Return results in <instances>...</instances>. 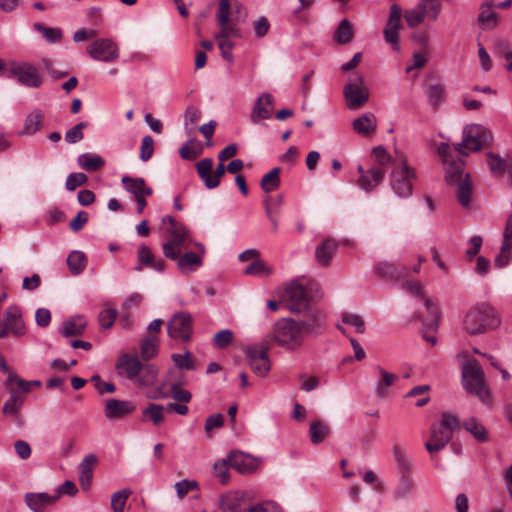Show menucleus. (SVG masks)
<instances>
[{
  "label": "nucleus",
  "mask_w": 512,
  "mask_h": 512,
  "mask_svg": "<svg viewBox=\"0 0 512 512\" xmlns=\"http://www.w3.org/2000/svg\"><path fill=\"white\" fill-rule=\"evenodd\" d=\"M274 99L270 93L261 94L254 104L251 112V121L258 123L260 120L269 119L273 113Z\"/></svg>",
  "instance_id": "21"
},
{
  "label": "nucleus",
  "mask_w": 512,
  "mask_h": 512,
  "mask_svg": "<svg viewBox=\"0 0 512 512\" xmlns=\"http://www.w3.org/2000/svg\"><path fill=\"white\" fill-rule=\"evenodd\" d=\"M67 265L73 275H79L87 265V258L84 252L73 250L67 257Z\"/></svg>",
  "instance_id": "41"
},
{
  "label": "nucleus",
  "mask_w": 512,
  "mask_h": 512,
  "mask_svg": "<svg viewBox=\"0 0 512 512\" xmlns=\"http://www.w3.org/2000/svg\"><path fill=\"white\" fill-rule=\"evenodd\" d=\"M384 176L385 170L378 167H371L366 170V174L358 178L357 184L362 190L370 192L383 181Z\"/></svg>",
  "instance_id": "24"
},
{
  "label": "nucleus",
  "mask_w": 512,
  "mask_h": 512,
  "mask_svg": "<svg viewBox=\"0 0 512 512\" xmlns=\"http://www.w3.org/2000/svg\"><path fill=\"white\" fill-rule=\"evenodd\" d=\"M493 7V3H486L481 6L478 21L482 29L491 30L496 27L497 14L493 11Z\"/></svg>",
  "instance_id": "35"
},
{
  "label": "nucleus",
  "mask_w": 512,
  "mask_h": 512,
  "mask_svg": "<svg viewBox=\"0 0 512 512\" xmlns=\"http://www.w3.org/2000/svg\"><path fill=\"white\" fill-rule=\"evenodd\" d=\"M136 410V405L129 400L110 398L104 402V415L108 420L122 419Z\"/></svg>",
  "instance_id": "19"
},
{
  "label": "nucleus",
  "mask_w": 512,
  "mask_h": 512,
  "mask_svg": "<svg viewBox=\"0 0 512 512\" xmlns=\"http://www.w3.org/2000/svg\"><path fill=\"white\" fill-rule=\"evenodd\" d=\"M372 157L377 164L376 167L385 170V167L392 163L391 155L386 151L383 146L375 147L372 150Z\"/></svg>",
  "instance_id": "59"
},
{
  "label": "nucleus",
  "mask_w": 512,
  "mask_h": 512,
  "mask_svg": "<svg viewBox=\"0 0 512 512\" xmlns=\"http://www.w3.org/2000/svg\"><path fill=\"white\" fill-rule=\"evenodd\" d=\"M122 183L125 189L133 194L135 198L140 196H150L152 194V188L146 186V182L143 178H133L130 176H124Z\"/></svg>",
  "instance_id": "29"
},
{
  "label": "nucleus",
  "mask_w": 512,
  "mask_h": 512,
  "mask_svg": "<svg viewBox=\"0 0 512 512\" xmlns=\"http://www.w3.org/2000/svg\"><path fill=\"white\" fill-rule=\"evenodd\" d=\"M329 431V426L323 420H315L311 422L309 428L311 442L315 445L320 444L329 434Z\"/></svg>",
  "instance_id": "42"
},
{
  "label": "nucleus",
  "mask_w": 512,
  "mask_h": 512,
  "mask_svg": "<svg viewBox=\"0 0 512 512\" xmlns=\"http://www.w3.org/2000/svg\"><path fill=\"white\" fill-rule=\"evenodd\" d=\"M364 78L361 75H354L351 81L344 86L343 94L345 96L347 106L351 110L362 107L369 99V92L363 86Z\"/></svg>",
  "instance_id": "11"
},
{
  "label": "nucleus",
  "mask_w": 512,
  "mask_h": 512,
  "mask_svg": "<svg viewBox=\"0 0 512 512\" xmlns=\"http://www.w3.org/2000/svg\"><path fill=\"white\" fill-rule=\"evenodd\" d=\"M459 427L458 418L448 412L441 415V420L431 426L430 439L425 443L429 453L438 452L443 449L452 439L453 431Z\"/></svg>",
  "instance_id": "4"
},
{
  "label": "nucleus",
  "mask_w": 512,
  "mask_h": 512,
  "mask_svg": "<svg viewBox=\"0 0 512 512\" xmlns=\"http://www.w3.org/2000/svg\"><path fill=\"white\" fill-rule=\"evenodd\" d=\"M283 299L287 308L292 313H302L312 307L310 305L309 296L307 295L303 285L298 281H292L287 285L283 294Z\"/></svg>",
  "instance_id": "10"
},
{
  "label": "nucleus",
  "mask_w": 512,
  "mask_h": 512,
  "mask_svg": "<svg viewBox=\"0 0 512 512\" xmlns=\"http://www.w3.org/2000/svg\"><path fill=\"white\" fill-rule=\"evenodd\" d=\"M354 131L362 136H367L375 132L377 128L376 116L371 112H366L352 122Z\"/></svg>",
  "instance_id": "26"
},
{
  "label": "nucleus",
  "mask_w": 512,
  "mask_h": 512,
  "mask_svg": "<svg viewBox=\"0 0 512 512\" xmlns=\"http://www.w3.org/2000/svg\"><path fill=\"white\" fill-rule=\"evenodd\" d=\"M393 458L397 465L398 470L402 475L409 476V473L412 470V463L409 457L406 455L403 449H401L398 445H394L392 448Z\"/></svg>",
  "instance_id": "44"
},
{
  "label": "nucleus",
  "mask_w": 512,
  "mask_h": 512,
  "mask_svg": "<svg viewBox=\"0 0 512 512\" xmlns=\"http://www.w3.org/2000/svg\"><path fill=\"white\" fill-rule=\"evenodd\" d=\"M342 322L353 327L357 333L363 334L365 332V322L363 318L358 314L344 313L342 315Z\"/></svg>",
  "instance_id": "58"
},
{
  "label": "nucleus",
  "mask_w": 512,
  "mask_h": 512,
  "mask_svg": "<svg viewBox=\"0 0 512 512\" xmlns=\"http://www.w3.org/2000/svg\"><path fill=\"white\" fill-rule=\"evenodd\" d=\"M96 463L97 457L94 454H88L79 464V481L83 490H88L91 487L93 467Z\"/></svg>",
  "instance_id": "25"
},
{
  "label": "nucleus",
  "mask_w": 512,
  "mask_h": 512,
  "mask_svg": "<svg viewBox=\"0 0 512 512\" xmlns=\"http://www.w3.org/2000/svg\"><path fill=\"white\" fill-rule=\"evenodd\" d=\"M177 260V267L183 274H190L200 267L203 263L202 255L194 252H187L179 255Z\"/></svg>",
  "instance_id": "28"
},
{
  "label": "nucleus",
  "mask_w": 512,
  "mask_h": 512,
  "mask_svg": "<svg viewBox=\"0 0 512 512\" xmlns=\"http://www.w3.org/2000/svg\"><path fill=\"white\" fill-rule=\"evenodd\" d=\"M153 153H154V140H153L152 136L146 135L142 139L139 158L143 162H147L153 156Z\"/></svg>",
  "instance_id": "63"
},
{
  "label": "nucleus",
  "mask_w": 512,
  "mask_h": 512,
  "mask_svg": "<svg viewBox=\"0 0 512 512\" xmlns=\"http://www.w3.org/2000/svg\"><path fill=\"white\" fill-rule=\"evenodd\" d=\"M401 8L396 4L392 5L390 8V16L387 22L386 28L383 32H396L401 28Z\"/></svg>",
  "instance_id": "55"
},
{
  "label": "nucleus",
  "mask_w": 512,
  "mask_h": 512,
  "mask_svg": "<svg viewBox=\"0 0 512 512\" xmlns=\"http://www.w3.org/2000/svg\"><path fill=\"white\" fill-rule=\"evenodd\" d=\"M78 164L85 170L96 171L102 168L105 162L99 155L84 153L79 155Z\"/></svg>",
  "instance_id": "49"
},
{
  "label": "nucleus",
  "mask_w": 512,
  "mask_h": 512,
  "mask_svg": "<svg viewBox=\"0 0 512 512\" xmlns=\"http://www.w3.org/2000/svg\"><path fill=\"white\" fill-rule=\"evenodd\" d=\"M86 19L89 25H91V28L89 30L86 28H82L77 32H95L94 29H100L103 27L104 19L101 8L91 7L87 11Z\"/></svg>",
  "instance_id": "51"
},
{
  "label": "nucleus",
  "mask_w": 512,
  "mask_h": 512,
  "mask_svg": "<svg viewBox=\"0 0 512 512\" xmlns=\"http://www.w3.org/2000/svg\"><path fill=\"white\" fill-rule=\"evenodd\" d=\"M464 144L466 149L477 152L488 146L492 141L491 132L482 125H467L463 130Z\"/></svg>",
  "instance_id": "13"
},
{
  "label": "nucleus",
  "mask_w": 512,
  "mask_h": 512,
  "mask_svg": "<svg viewBox=\"0 0 512 512\" xmlns=\"http://www.w3.org/2000/svg\"><path fill=\"white\" fill-rule=\"evenodd\" d=\"M90 56L99 61L110 62L118 57L117 46L111 39L100 38L90 44L88 48Z\"/></svg>",
  "instance_id": "18"
},
{
  "label": "nucleus",
  "mask_w": 512,
  "mask_h": 512,
  "mask_svg": "<svg viewBox=\"0 0 512 512\" xmlns=\"http://www.w3.org/2000/svg\"><path fill=\"white\" fill-rule=\"evenodd\" d=\"M88 182V177L84 173H71L67 176L65 187L68 191H74L77 187L83 186Z\"/></svg>",
  "instance_id": "62"
},
{
  "label": "nucleus",
  "mask_w": 512,
  "mask_h": 512,
  "mask_svg": "<svg viewBox=\"0 0 512 512\" xmlns=\"http://www.w3.org/2000/svg\"><path fill=\"white\" fill-rule=\"evenodd\" d=\"M413 490L414 484L412 479L409 476L402 475L397 488L393 492V496L395 499H404L411 495Z\"/></svg>",
  "instance_id": "52"
},
{
  "label": "nucleus",
  "mask_w": 512,
  "mask_h": 512,
  "mask_svg": "<svg viewBox=\"0 0 512 512\" xmlns=\"http://www.w3.org/2000/svg\"><path fill=\"white\" fill-rule=\"evenodd\" d=\"M197 172L199 177L204 181L207 189H213L212 183V168L213 160L211 158H204L196 164Z\"/></svg>",
  "instance_id": "47"
},
{
  "label": "nucleus",
  "mask_w": 512,
  "mask_h": 512,
  "mask_svg": "<svg viewBox=\"0 0 512 512\" xmlns=\"http://www.w3.org/2000/svg\"><path fill=\"white\" fill-rule=\"evenodd\" d=\"M375 273L387 280H398L407 274V269L405 267L399 268L393 263L380 262L375 267Z\"/></svg>",
  "instance_id": "30"
},
{
  "label": "nucleus",
  "mask_w": 512,
  "mask_h": 512,
  "mask_svg": "<svg viewBox=\"0 0 512 512\" xmlns=\"http://www.w3.org/2000/svg\"><path fill=\"white\" fill-rule=\"evenodd\" d=\"M167 330L171 338L189 341L193 331L192 316L183 311L174 314L168 322Z\"/></svg>",
  "instance_id": "14"
},
{
  "label": "nucleus",
  "mask_w": 512,
  "mask_h": 512,
  "mask_svg": "<svg viewBox=\"0 0 512 512\" xmlns=\"http://www.w3.org/2000/svg\"><path fill=\"white\" fill-rule=\"evenodd\" d=\"M425 92L428 98V103L434 110H437L446 99L445 87L441 83L429 84L426 87Z\"/></svg>",
  "instance_id": "32"
},
{
  "label": "nucleus",
  "mask_w": 512,
  "mask_h": 512,
  "mask_svg": "<svg viewBox=\"0 0 512 512\" xmlns=\"http://www.w3.org/2000/svg\"><path fill=\"white\" fill-rule=\"evenodd\" d=\"M131 493L129 489H123L112 494L111 507L113 512H124L126 501Z\"/></svg>",
  "instance_id": "54"
},
{
  "label": "nucleus",
  "mask_w": 512,
  "mask_h": 512,
  "mask_svg": "<svg viewBox=\"0 0 512 512\" xmlns=\"http://www.w3.org/2000/svg\"><path fill=\"white\" fill-rule=\"evenodd\" d=\"M120 376L126 377L138 388L153 386L158 379L159 369L155 364H142L137 356L123 354L116 363Z\"/></svg>",
  "instance_id": "1"
},
{
  "label": "nucleus",
  "mask_w": 512,
  "mask_h": 512,
  "mask_svg": "<svg viewBox=\"0 0 512 512\" xmlns=\"http://www.w3.org/2000/svg\"><path fill=\"white\" fill-rule=\"evenodd\" d=\"M444 0H420L413 8L406 10L404 17L410 28H415L421 23L434 21L442 8Z\"/></svg>",
  "instance_id": "7"
},
{
  "label": "nucleus",
  "mask_w": 512,
  "mask_h": 512,
  "mask_svg": "<svg viewBox=\"0 0 512 512\" xmlns=\"http://www.w3.org/2000/svg\"><path fill=\"white\" fill-rule=\"evenodd\" d=\"M457 184L456 197L460 205L464 208L469 207L471 202V195L473 191V184L469 179V175H466L463 180H460Z\"/></svg>",
  "instance_id": "34"
},
{
  "label": "nucleus",
  "mask_w": 512,
  "mask_h": 512,
  "mask_svg": "<svg viewBox=\"0 0 512 512\" xmlns=\"http://www.w3.org/2000/svg\"><path fill=\"white\" fill-rule=\"evenodd\" d=\"M280 168L275 167L266 173L260 182V186L264 192H272L276 190L280 185Z\"/></svg>",
  "instance_id": "50"
},
{
  "label": "nucleus",
  "mask_w": 512,
  "mask_h": 512,
  "mask_svg": "<svg viewBox=\"0 0 512 512\" xmlns=\"http://www.w3.org/2000/svg\"><path fill=\"white\" fill-rule=\"evenodd\" d=\"M337 248L338 244L335 240L330 238L323 240L315 250V258L317 262L322 266L329 265L337 251Z\"/></svg>",
  "instance_id": "27"
},
{
  "label": "nucleus",
  "mask_w": 512,
  "mask_h": 512,
  "mask_svg": "<svg viewBox=\"0 0 512 512\" xmlns=\"http://www.w3.org/2000/svg\"><path fill=\"white\" fill-rule=\"evenodd\" d=\"M463 428L473 435V437L479 442H485L488 440V433L484 425L477 421L476 418L471 417L466 419L462 423Z\"/></svg>",
  "instance_id": "38"
},
{
  "label": "nucleus",
  "mask_w": 512,
  "mask_h": 512,
  "mask_svg": "<svg viewBox=\"0 0 512 512\" xmlns=\"http://www.w3.org/2000/svg\"><path fill=\"white\" fill-rule=\"evenodd\" d=\"M58 499V495H50L45 492L40 493H26L24 496V500L26 505L33 511V512H43V510L51 505L53 502H55Z\"/></svg>",
  "instance_id": "23"
},
{
  "label": "nucleus",
  "mask_w": 512,
  "mask_h": 512,
  "mask_svg": "<svg viewBox=\"0 0 512 512\" xmlns=\"http://www.w3.org/2000/svg\"><path fill=\"white\" fill-rule=\"evenodd\" d=\"M462 381L465 390L478 396L485 404L490 401V393L485 384L482 367L476 360H468L462 365Z\"/></svg>",
  "instance_id": "5"
},
{
  "label": "nucleus",
  "mask_w": 512,
  "mask_h": 512,
  "mask_svg": "<svg viewBox=\"0 0 512 512\" xmlns=\"http://www.w3.org/2000/svg\"><path fill=\"white\" fill-rule=\"evenodd\" d=\"M88 126L87 122H79L65 133V141L69 144H75L84 137L83 129Z\"/></svg>",
  "instance_id": "61"
},
{
  "label": "nucleus",
  "mask_w": 512,
  "mask_h": 512,
  "mask_svg": "<svg viewBox=\"0 0 512 512\" xmlns=\"http://www.w3.org/2000/svg\"><path fill=\"white\" fill-rule=\"evenodd\" d=\"M162 223L169 224V238L162 246L164 256L176 260L183 249H187L192 243L189 230L172 216H164Z\"/></svg>",
  "instance_id": "3"
},
{
  "label": "nucleus",
  "mask_w": 512,
  "mask_h": 512,
  "mask_svg": "<svg viewBox=\"0 0 512 512\" xmlns=\"http://www.w3.org/2000/svg\"><path fill=\"white\" fill-rule=\"evenodd\" d=\"M164 411L163 405L149 403L142 412V421L150 420L154 425L159 426L164 420Z\"/></svg>",
  "instance_id": "43"
},
{
  "label": "nucleus",
  "mask_w": 512,
  "mask_h": 512,
  "mask_svg": "<svg viewBox=\"0 0 512 512\" xmlns=\"http://www.w3.org/2000/svg\"><path fill=\"white\" fill-rule=\"evenodd\" d=\"M230 466L240 474H252L261 465V460L241 451H232L228 455Z\"/></svg>",
  "instance_id": "17"
},
{
  "label": "nucleus",
  "mask_w": 512,
  "mask_h": 512,
  "mask_svg": "<svg viewBox=\"0 0 512 512\" xmlns=\"http://www.w3.org/2000/svg\"><path fill=\"white\" fill-rule=\"evenodd\" d=\"M244 274L256 276L269 275L271 274V269L267 267L264 262L257 258L247 266V268L244 270Z\"/></svg>",
  "instance_id": "64"
},
{
  "label": "nucleus",
  "mask_w": 512,
  "mask_h": 512,
  "mask_svg": "<svg viewBox=\"0 0 512 512\" xmlns=\"http://www.w3.org/2000/svg\"><path fill=\"white\" fill-rule=\"evenodd\" d=\"M268 349V342H263L261 345L249 346L245 349V355L252 371L261 377L265 376L271 368L267 354Z\"/></svg>",
  "instance_id": "12"
},
{
  "label": "nucleus",
  "mask_w": 512,
  "mask_h": 512,
  "mask_svg": "<svg viewBox=\"0 0 512 512\" xmlns=\"http://www.w3.org/2000/svg\"><path fill=\"white\" fill-rule=\"evenodd\" d=\"M158 352V340L156 337H146L141 342V357L143 360H150Z\"/></svg>",
  "instance_id": "53"
},
{
  "label": "nucleus",
  "mask_w": 512,
  "mask_h": 512,
  "mask_svg": "<svg viewBox=\"0 0 512 512\" xmlns=\"http://www.w3.org/2000/svg\"><path fill=\"white\" fill-rule=\"evenodd\" d=\"M239 34H216V41L221 50L222 57L228 62H233L231 50L234 47L233 37Z\"/></svg>",
  "instance_id": "46"
},
{
  "label": "nucleus",
  "mask_w": 512,
  "mask_h": 512,
  "mask_svg": "<svg viewBox=\"0 0 512 512\" xmlns=\"http://www.w3.org/2000/svg\"><path fill=\"white\" fill-rule=\"evenodd\" d=\"M264 342H268L269 346L274 344L287 351L294 352L302 347L304 337L297 320L281 318L273 323L270 333Z\"/></svg>",
  "instance_id": "2"
},
{
  "label": "nucleus",
  "mask_w": 512,
  "mask_h": 512,
  "mask_svg": "<svg viewBox=\"0 0 512 512\" xmlns=\"http://www.w3.org/2000/svg\"><path fill=\"white\" fill-rule=\"evenodd\" d=\"M18 83L28 88H38L42 84V78L38 68L28 62H23Z\"/></svg>",
  "instance_id": "22"
},
{
  "label": "nucleus",
  "mask_w": 512,
  "mask_h": 512,
  "mask_svg": "<svg viewBox=\"0 0 512 512\" xmlns=\"http://www.w3.org/2000/svg\"><path fill=\"white\" fill-rule=\"evenodd\" d=\"M427 309V317L422 320L424 326L435 330L438 327L441 312L437 304H435L431 299H426L424 303Z\"/></svg>",
  "instance_id": "45"
},
{
  "label": "nucleus",
  "mask_w": 512,
  "mask_h": 512,
  "mask_svg": "<svg viewBox=\"0 0 512 512\" xmlns=\"http://www.w3.org/2000/svg\"><path fill=\"white\" fill-rule=\"evenodd\" d=\"M498 324L494 309L488 305L471 308L463 320V328L470 335L484 333Z\"/></svg>",
  "instance_id": "6"
},
{
  "label": "nucleus",
  "mask_w": 512,
  "mask_h": 512,
  "mask_svg": "<svg viewBox=\"0 0 512 512\" xmlns=\"http://www.w3.org/2000/svg\"><path fill=\"white\" fill-rule=\"evenodd\" d=\"M174 373L175 371L170 370L166 378L156 389L155 395L149 397L152 399L172 397L175 401L180 403L190 402L192 398L191 393L181 387L182 381L180 379H172Z\"/></svg>",
  "instance_id": "9"
},
{
  "label": "nucleus",
  "mask_w": 512,
  "mask_h": 512,
  "mask_svg": "<svg viewBox=\"0 0 512 512\" xmlns=\"http://www.w3.org/2000/svg\"><path fill=\"white\" fill-rule=\"evenodd\" d=\"M486 157L489 169L492 173L503 174L505 172L507 168L505 159L501 158L499 155L494 154L493 152H488Z\"/></svg>",
  "instance_id": "56"
},
{
  "label": "nucleus",
  "mask_w": 512,
  "mask_h": 512,
  "mask_svg": "<svg viewBox=\"0 0 512 512\" xmlns=\"http://www.w3.org/2000/svg\"><path fill=\"white\" fill-rule=\"evenodd\" d=\"M10 397L4 403L2 407V412L8 416H16L18 411L23 405V398L21 397L19 391L14 388H9Z\"/></svg>",
  "instance_id": "39"
},
{
  "label": "nucleus",
  "mask_w": 512,
  "mask_h": 512,
  "mask_svg": "<svg viewBox=\"0 0 512 512\" xmlns=\"http://www.w3.org/2000/svg\"><path fill=\"white\" fill-rule=\"evenodd\" d=\"M9 332L16 337L25 334V325L22 320L21 311L16 306L7 308L4 320L0 321V339L6 337Z\"/></svg>",
  "instance_id": "16"
},
{
  "label": "nucleus",
  "mask_w": 512,
  "mask_h": 512,
  "mask_svg": "<svg viewBox=\"0 0 512 512\" xmlns=\"http://www.w3.org/2000/svg\"><path fill=\"white\" fill-rule=\"evenodd\" d=\"M245 496L243 491L227 492L219 497L218 506L222 512H245Z\"/></svg>",
  "instance_id": "20"
},
{
  "label": "nucleus",
  "mask_w": 512,
  "mask_h": 512,
  "mask_svg": "<svg viewBox=\"0 0 512 512\" xmlns=\"http://www.w3.org/2000/svg\"><path fill=\"white\" fill-rule=\"evenodd\" d=\"M87 321L82 316L73 317L62 323L60 334L64 337L78 336L83 334Z\"/></svg>",
  "instance_id": "31"
},
{
  "label": "nucleus",
  "mask_w": 512,
  "mask_h": 512,
  "mask_svg": "<svg viewBox=\"0 0 512 512\" xmlns=\"http://www.w3.org/2000/svg\"><path fill=\"white\" fill-rule=\"evenodd\" d=\"M233 338H234L233 332L229 329H224V330L217 332L213 336L212 344L216 348L224 349L232 343Z\"/></svg>",
  "instance_id": "60"
},
{
  "label": "nucleus",
  "mask_w": 512,
  "mask_h": 512,
  "mask_svg": "<svg viewBox=\"0 0 512 512\" xmlns=\"http://www.w3.org/2000/svg\"><path fill=\"white\" fill-rule=\"evenodd\" d=\"M139 262L143 265L162 272L165 268V262L162 259H156L149 247L142 245L138 253Z\"/></svg>",
  "instance_id": "33"
},
{
  "label": "nucleus",
  "mask_w": 512,
  "mask_h": 512,
  "mask_svg": "<svg viewBox=\"0 0 512 512\" xmlns=\"http://www.w3.org/2000/svg\"><path fill=\"white\" fill-rule=\"evenodd\" d=\"M118 316V311L114 308H107L100 311L98 322L102 329H110Z\"/></svg>",
  "instance_id": "57"
},
{
  "label": "nucleus",
  "mask_w": 512,
  "mask_h": 512,
  "mask_svg": "<svg viewBox=\"0 0 512 512\" xmlns=\"http://www.w3.org/2000/svg\"><path fill=\"white\" fill-rule=\"evenodd\" d=\"M416 178L414 169L405 161L393 169L390 175L392 191L400 198H408L413 192V180Z\"/></svg>",
  "instance_id": "8"
},
{
  "label": "nucleus",
  "mask_w": 512,
  "mask_h": 512,
  "mask_svg": "<svg viewBox=\"0 0 512 512\" xmlns=\"http://www.w3.org/2000/svg\"><path fill=\"white\" fill-rule=\"evenodd\" d=\"M446 171H445V178L446 181L450 184L458 183L460 180H463L462 174L464 171V163L463 161H452L445 163Z\"/></svg>",
  "instance_id": "48"
},
{
  "label": "nucleus",
  "mask_w": 512,
  "mask_h": 512,
  "mask_svg": "<svg viewBox=\"0 0 512 512\" xmlns=\"http://www.w3.org/2000/svg\"><path fill=\"white\" fill-rule=\"evenodd\" d=\"M303 317L298 320V325L305 336H318L324 331V316L317 308L310 307L302 312Z\"/></svg>",
  "instance_id": "15"
},
{
  "label": "nucleus",
  "mask_w": 512,
  "mask_h": 512,
  "mask_svg": "<svg viewBox=\"0 0 512 512\" xmlns=\"http://www.w3.org/2000/svg\"><path fill=\"white\" fill-rule=\"evenodd\" d=\"M381 375V379L377 381L375 386V394L377 397H384L388 392V387L392 386L398 379V376L387 372L382 367H377Z\"/></svg>",
  "instance_id": "37"
},
{
  "label": "nucleus",
  "mask_w": 512,
  "mask_h": 512,
  "mask_svg": "<svg viewBox=\"0 0 512 512\" xmlns=\"http://www.w3.org/2000/svg\"><path fill=\"white\" fill-rule=\"evenodd\" d=\"M233 5L235 6L237 13H240L243 9L242 5L238 2L232 3L230 0H219L217 19L222 28L221 32H225V29L229 23L230 8Z\"/></svg>",
  "instance_id": "36"
},
{
  "label": "nucleus",
  "mask_w": 512,
  "mask_h": 512,
  "mask_svg": "<svg viewBox=\"0 0 512 512\" xmlns=\"http://www.w3.org/2000/svg\"><path fill=\"white\" fill-rule=\"evenodd\" d=\"M44 115L40 110H34L29 113L24 122V129L20 132V135H33L41 127Z\"/></svg>",
  "instance_id": "40"
}]
</instances>
